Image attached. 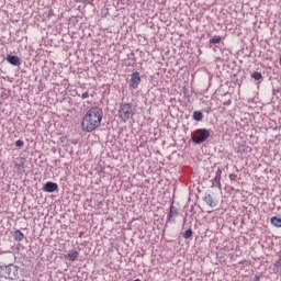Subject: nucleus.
Here are the masks:
<instances>
[{"label":"nucleus","mask_w":281,"mask_h":281,"mask_svg":"<svg viewBox=\"0 0 281 281\" xmlns=\"http://www.w3.org/2000/svg\"><path fill=\"white\" fill-rule=\"evenodd\" d=\"M270 223L273 225V227H281V217L272 216L270 218Z\"/></svg>","instance_id":"12"},{"label":"nucleus","mask_w":281,"mask_h":281,"mask_svg":"<svg viewBox=\"0 0 281 281\" xmlns=\"http://www.w3.org/2000/svg\"><path fill=\"white\" fill-rule=\"evenodd\" d=\"M221 175H223V170H221V168L217 169L215 177L221 179Z\"/></svg>","instance_id":"21"},{"label":"nucleus","mask_w":281,"mask_h":281,"mask_svg":"<svg viewBox=\"0 0 281 281\" xmlns=\"http://www.w3.org/2000/svg\"><path fill=\"white\" fill-rule=\"evenodd\" d=\"M274 267L277 269H281V257L279 258V260L274 263Z\"/></svg>","instance_id":"20"},{"label":"nucleus","mask_w":281,"mask_h":281,"mask_svg":"<svg viewBox=\"0 0 281 281\" xmlns=\"http://www.w3.org/2000/svg\"><path fill=\"white\" fill-rule=\"evenodd\" d=\"M192 234H194V232H192V228H188L183 234L182 237L188 240L190 238H192Z\"/></svg>","instance_id":"15"},{"label":"nucleus","mask_w":281,"mask_h":281,"mask_svg":"<svg viewBox=\"0 0 281 281\" xmlns=\"http://www.w3.org/2000/svg\"><path fill=\"white\" fill-rule=\"evenodd\" d=\"M260 280V277L259 276H256L255 277V281H259Z\"/></svg>","instance_id":"26"},{"label":"nucleus","mask_w":281,"mask_h":281,"mask_svg":"<svg viewBox=\"0 0 281 281\" xmlns=\"http://www.w3.org/2000/svg\"><path fill=\"white\" fill-rule=\"evenodd\" d=\"M232 104V99H228L227 101L224 102V106H229Z\"/></svg>","instance_id":"23"},{"label":"nucleus","mask_w":281,"mask_h":281,"mask_svg":"<svg viewBox=\"0 0 281 281\" xmlns=\"http://www.w3.org/2000/svg\"><path fill=\"white\" fill-rule=\"evenodd\" d=\"M82 100H87L89 98V92H85L81 94Z\"/></svg>","instance_id":"22"},{"label":"nucleus","mask_w":281,"mask_h":281,"mask_svg":"<svg viewBox=\"0 0 281 281\" xmlns=\"http://www.w3.org/2000/svg\"><path fill=\"white\" fill-rule=\"evenodd\" d=\"M193 120L195 122H201L203 120V112L201 111H194L193 112Z\"/></svg>","instance_id":"14"},{"label":"nucleus","mask_w":281,"mask_h":281,"mask_svg":"<svg viewBox=\"0 0 281 281\" xmlns=\"http://www.w3.org/2000/svg\"><path fill=\"white\" fill-rule=\"evenodd\" d=\"M80 254L77 250H70L69 254L67 256H65V258H69V260H71V262H76V260H78V256Z\"/></svg>","instance_id":"10"},{"label":"nucleus","mask_w":281,"mask_h":281,"mask_svg":"<svg viewBox=\"0 0 281 281\" xmlns=\"http://www.w3.org/2000/svg\"><path fill=\"white\" fill-rule=\"evenodd\" d=\"M229 179L231 181H236V179H238V176L236 173H231Z\"/></svg>","instance_id":"19"},{"label":"nucleus","mask_w":281,"mask_h":281,"mask_svg":"<svg viewBox=\"0 0 281 281\" xmlns=\"http://www.w3.org/2000/svg\"><path fill=\"white\" fill-rule=\"evenodd\" d=\"M7 61L10 65H13V67H20V65H21V58H19V56H16V55H8Z\"/></svg>","instance_id":"8"},{"label":"nucleus","mask_w":281,"mask_h":281,"mask_svg":"<svg viewBox=\"0 0 281 281\" xmlns=\"http://www.w3.org/2000/svg\"><path fill=\"white\" fill-rule=\"evenodd\" d=\"M177 216H179V209L175 206V203H171L167 223H175V218H177Z\"/></svg>","instance_id":"5"},{"label":"nucleus","mask_w":281,"mask_h":281,"mask_svg":"<svg viewBox=\"0 0 281 281\" xmlns=\"http://www.w3.org/2000/svg\"><path fill=\"white\" fill-rule=\"evenodd\" d=\"M204 203H206V205H210V207H216V204L214 202V198H212V194H206L203 198Z\"/></svg>","instance_id":"9"},{"label":"nucleus","mask_w":281,"mask_h":281,"mask_svg":"<svg viewBox=\"0 0 281 281\" xmlns=\"http://www.w3.org/2000/svg\"><path fill=\"white\" fill-rule=\"evenodd\" d=\"M88 3H93V0H86Z\"/></svg>","instance_id":"27"},{"label":"nucleus","mask_w":281,"mask_h":281,"mask_svg":"<svg viewBox=\"0 0 281 281\" xmlns=\"http://www.w3.org/2000/svg\"><path fill=\"white\" fill-rule=\"evenodd\" d=\"M210 130L199 128L191 134V139L193 144H203V142H207V139H210Z\"/></svg>","instance_id":"3"},{"label":"nucleus","mask_w":281,"mask_h":281,"mask_svg":"<svg viewBox=\"0 0 281 281\" xmlns=\"http://www.w3.org/2000/svg\"><path fill=\"white\" fill-rule=\"evenodd\" d=\"M251 78H254V80H262V72L254 71Z\"/></svg>","instance_id":"17"},{"label":"nucleus","mask_w":281,"mask_h":281,"mask_svg":"<svg viewBox=\"0 0 281 281\" xmlns=\"http://www.w3.org/2000/svg\"><path fill=\"white\" fill-rule=\"evenodd\" d=\"M1 272L7 280H16L19 278V266L9 265L1 267Z\"/></svg>","instance_id":"4"},{"label":"nucleus","mask_w":281,"mask_h":281,"mask_svg":"<svg viewBox=\"0 0 281 281\" xmlns=\"http://www.w3.org/2000/svg\"><path fill=\"white\" fill-rule=\"evenodd\" d=\"M104 112L99 106H93L83 115L81 128L85 133H93L102 124Z\"/></svg>","instance_id":"1"},{"label":"nucleus","mask_w":281,"mask_h":281,"mask_svg":"<svg viewBox=\"0 0 281 281\" xmlns=\"http://www.w3.org/2000/svg\"><path fill=\"white\" fill-rule=\"evenodd\" d=\"M24 144L25 143L22 139H19V140L15 142L16 148H23Z\"/></svg>","instance_id":"18"},{"label":"nucleus","mask_w":281,"mask_h":281,"mask_svg":"<svg viewBox=\"0 0 281 281\" xmlns=\"http://www.w3.org/2000/svg\"><path fill=\"white\" fill-rule=\"evenodd\" d=\"M139 82H142V77L139 76V72H133L131 77L130 87L132 89H137V87H139Z\"/></svg>","instance_id":"6"},{"label":"nucleus","mask_w":281,"mask_h":281,"mask_svg":"<svg viewBox=\"0 0 281 281\" xmlns=\"http://www.w3.org/2000/svg\"><path fill=\"white\" fill-rule=\"evenodd\" d=\"M222 41L223 38L220 35H215L209 41V43L210 45H218Z\"/></svg>","instance_id":"13"},{"label":"nucleus","mask_w":281,"mask_h":281,"mask_svg":"<svg viewBox=\"0 0 281 281\" xmlns=\"http://www.w3.org/2000/svg\"><path fill=\"white\" fill-rule=\"evenodd\" d=\"M13 238H14V240H16L18 243H21V240H23V238H25V235H24L20 229H18V231H15V232L13 233Z\"/></svg>","instance_id":"11"},{"label":"nucleus","mask_w":281,"mask_h":281,"mask_svg":"<svg viewBox=\"0 0 281 281\" xmlns=\"http://www.w3.org/2000/svg\"><path fill=\"white\" fill-rule=\"evenodd\" d=\"M212 187L213 188H221V178L215 176L214 179L212 180Z\"/></svg>","instance_id":"16"},{"label":"nucleus","mask_w":281,"mask_h":281,"mask_svg":"<svg viewBox=\"0 0 281 281\" xmlns=\"http://www.w3.org/2000/svg\"><path fill=\"white\" fill-rule=\"evenodd\" d=\"M133 115H135V105L133 103H121L119 109V117L122 122H128V120H133Z\"/></svg>","instance_id":"2"},{"label":"nucleus","mask_w":281,"mask_h":281,"mask_svg":"<svg viewBox=\"0 0 281 281\" xmlns=\"http://www.w3.org/2000/svg\"><path fill=\"white\" fill-rule=\"evenodd\" d=\"M18 168H23V165H18Z\"/></svg>","instance_id":"28"},{"label":"nucleus","mask_w":281,"mask_h":281,"mask_svg":"<svg viewBox=\"0 0 281 281\" xmlns=\"http://www.w3.org/2000/svg\"><path fill=\"white\" fill-rule=\"evenodd\" d=\"M44 192L52 194L53 192H58V183L48 181L43 187Z\"/></svg>","instance_id":"7"},{"label":"nucleus","mask_w":281,"mask_h":281,"mask_svg":"<svg viewBox=\"0 0 281 281\" xmlns=\"http://www.w3.org/2000/svg\"><path fill=\"white\" fill-rule=\"evenodd\" d=\"M47 16H54V10L53 9L48 10Z\"/></svg>","instance_id":"24"},{"label":"nucleus","mask_w":281,"mask_h":281,"mask_svg":"<svg viewBox=\"0 0 281 281\" xmlns=\"http://www.w3.org/2000/svg\"><path fill=\"white\" fill-rule=\"evenodd\" d=\"M244 150H245V146L240 145V146L238 147V153H243Z\"/></svg>","instance_id":"25"},{"label":"nucleus","mask_w":281,"mask_h":281,"mask_svg":"<svg viewBox=\"0 0 281 281\" xmlns=\"http://www.w3.org/2000/svg\"><path fill=\"white\" fill-rule=\"evenodd\" d=\"M225 95H229V93H226Z\"/></svg>","instance_id":"29"}]
</instances>
